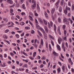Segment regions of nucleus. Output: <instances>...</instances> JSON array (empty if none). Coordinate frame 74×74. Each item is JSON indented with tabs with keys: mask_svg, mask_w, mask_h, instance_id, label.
Here are the masks:
<instances>
[{
	"mask_svg": "<svg viewBox=\"0 0 74 74\" xmlns=\"http://www.w3.org/2000/svg\"><path fill=\"white\" fill-rule=\"evenodd\" d=\"M32 0V3H34V5H31V7L32 9L33 10H34L35 8V7H36V1H35V0Z\"/></svg>",
	"mask_w": 74,
	"mask_h": 74,
	"instance_id": "obj_1",
	"label": "nucleus"
},
{
	"mask_svg": "<svg viewBox=\"0 0 74 74\" xmlns=\"http://www.w3.org/2000/svg\"><path fill=\"white\" fill-rule=\"evenodd\" d=\"M35 23H36V27L37 29H40L41 27H40V26L38 25V21H37V19H35Z\"/></svg>",
	"mask_w": 74,
	"mask_h": 74,
	"instance_id": "obj_2",
	"label": "nucleus"
},
{
	"mask_svg": "<svg viewBox=\"0 0 74 74\" xmlns=\"http://www.w3.org/2000/svg\"><path fill=\"white\" fill-rule=\"evenodd\" d=\"M68 10H69V11H70V8H68L67 6H66V10H65V14H67L68 12Z\"/></svg>",
	"mask_w": 74,
	"mask_h": 74,
	"instance_id": "obj_3",
	"label": "nucleus"
},
{
	"mask_svg": "<svg viewBox=\"0 0 74 74\" xmlns=\"http://www.w3.org/2000/svg\"><path fill=\"white\" fill-rule=\"evenodd\" d=\"M59 2H60V1L58 0V1L56 2V8H58L59 7Z\"/></svg>",
	"mask_w": 74,
	"mask_h": 74,
	"instance_id": "obj_4",
	"label": "nucleus"
},
{
	"mask_svg": "<svg viewBox=\"0 0 74 74\" xmlns=\"http://www.w3.org/2000/svg\"><path fill=\"white\" fill-rule=\"evenodd\" d=\"M44 29L46 32V33H48V27L46 26H45Z\"/></svg>",
	"mask_w": 74,
	"mask_h": 74,
	"instance_id": "obj_5",
	"label": "nucleus"
},
{
	"mask_svg": "<svg viewBox=\"0 0 74 74\" xmlns=\"http://www.w3.org/2000/svg\"><path fill=\"white\" fill-rule=\"evenodd\" d=\"M53 27H54V30L55 32V33H56V34H57V32H56V25H55V24H54L53 25Z\"/></svg>",
	"mask_w": 74,
	"mask_h": 74,
	"instance_id": "obj_6",
	"label": "nucleus"
},
{
	"mask_svg": "<svg viewBox=\"0 0 74 74\" xmlns=\"http://www.w3.org/2000/svg\"><path fill=\"white\" fill-rule=\"evenodd\" d=\"M38 20L40 23H43V21L40 18H38Z\"/></svg>",
	"mask_w": 74,
	"mask_h": 74,
	"instance_id": "obj_7",
	"label": "nucleus"
},
{
	"mask_svg": "<svg viewBox=\"0 0 74 74\" xmlns=\"http://www.w3.org/2000/svg\"><path fill=\"white\" fill-rule=\"evenodd\" d=\"M55 11V8H53L51 11V12L52 14H53L54 12Z\"/></svg>",
	"mask_w": 74,
	"mask_h": 74,
	"instance_id": "obj_8",
	"label": "nucleus"
},
{
	"mask_svg": "<svg viewBox=\"0 0 74 74\" xmlns=\"http://www.w3.org/2000/svg\"><path fill=\"white\" fill-rule=\"evenodd\" d=\"M62 38L60 37H59L58 39V41L59 43L60 44H61V41H62Z\"/></svg>",
	"mask_w": 74,
	"mask_h": 74,
	"instance_id": "obj_9",
	"label": "nucleus"
},
{
	"mask_svg": "<svg viewBox=\"0 0 74 74\" xmlns=\"http://www.w3.org/2000/svg\"><path fill=\"white\" fill-rule=\"evenodd\" d=\"M64 42H63L62 43V48H63L64 51H65V46H64Z\"/></svg>",
	"mask_w": 74,
	"mask_h": 74,
	"instance_id": "obj_10",
	"label": "nucleus"
},
{
	"mask_svg": "<svg viewBox=\"0 0 74 74\" xmlns=\"http://www.w3.org/2000/svg\"><path fill=\"white\" fill-rule=\"evenodd\" d=\"M40 29L44 34H45V32L43 28H40Z\"/></svg>",
	"mask_w": 74,
	"mask_h": 74,
	"instance_id": "obj_11",
	"label": "nucleus"
},
{
	"mask_svg": "<svg viewBox=\"0 0 74 74\" xmlns=\"http://www.w3.org/2000/svg\"><path fill=\"white\" fill-rule=\"evenodd\" d=\"M58 32L60 35L61 34V33L60 32V27H58Z\"/></svg>",
	"mask_w": 74,
	"mask_h": 74,
	"instance_id": "obj_12",
	"label": "nucleus"
},
{
	"mask_svg": "<svg viewBox=\"0 0 74 74\" xmlns=\"http://www.w3.org/2000/svg\"><path fill=\"white\" fill-rule=\"evenodd\" d=\"M57 48H58V50L60 51L61 50V48H60V46L59 45H57Z\"/></svg>",
	"mask_w": 74,
	"mask_h": 74,
	"instance_id": "obj_13",
	"label": "nucleus"
},
{
	"mask_svg": "<svg viewBox=\"0 0 74 74\" xmlns=\"http://www.w3.org/2000/svg\"><path fill=\"white\" fill-rule=\"evenodd\" d=\"M41 45L42 47H43V45H44V42L43 41V39H41Z\"/></svg>",
	"mask_w": 74,
	"mask_h": 74,
	"instance_id": "obj_14",
	"label": "nucleus"
},
{
	"mask_svg": "<svg viewBox=\"0 0 74 74\" xmlns=\"http://www.w3.org/2000/svg\"><path fill=\"white\" fill-rule=\"evenodd\" d=\"M29 18L31 21H33L34 20H33V17H32L31 16H29Z\"/></svg>",
	"mask_w": 74,
	"mask_h": 74,
	"instance_id": "obj_15",
	"label": "nucleus"
},
{
	"mask_svg": "<svg viewBox=\"0 0 74 74\" xmlns=\"http://www.w3.org/2000/svg\"><path fill=\"white\" fill-rule=\"evenodd\" d=\"M53 53L54 55H55V56H58V53L56 52L55 51H53Z\"/></svg>",
	"mask_w": 74,
	"mask_h": 74,
	"instance_id": "obj_16",
	"label": "nucleus"
},
{
	"mask_svg": "<svg viewBox=\"0 0 74 74\" xmlns=\"http://www.w3.org/2000/svg\"><path fill=\"white\" fill-rule=\"evenodd\" d=\"M58 22H59V23H61V22H62V20H61V18H58Z\"/></svg>",
	"mask_w": 74,
	"mask_h": 74,
	"instance_id": "obj_17",
	"label": "nucleus"
},
{
	"mask_svg": "<svg viewBox=\"0 0 74 74\" xmlns=\"http://www.w3.org/2000/svg\"><path fill=\"white\" fill-rule=\"evenodd\" d=\"M49 38H51V39H52V40H54V39H55L54 37L50 34L49 35Z\"/></svg>",
	"mask_w": 74,
	"mask_h": 74,
	"instance_id": "obj_18",
	"label": "nucleus"
},
{
	"mask_svg": "<svg viewBox=\"0 0 74 74\" xmlns=\"http://www.w3.org/2000/svg\"><path fill=\"white\" fill-rule=\"evenodd\" d=\"M22 7L23 9L24 10H25L26 9V7H25V4H23L22 5Z\"/></svg>",
	"mask_w": 74,
	"mask_h": 74,
	"instance_id": "obj_19",
	"label": "nucleus"
},
{
	"mask_svg": "<svg viewBox=\"0 0 74 74\" xmlns=\"http://www.w3.org/2000/svg\"><path fill=\"white\" fill-rule=\"evenodd\" d=\"M38 34H39V36H41V37H42V34H41V33L40 32V31L39 30H38Z\"/></svg>",
	"mask_w": 74,
	"mask_h": 74,
	"instance_id": "obj_20",
	"label": "nucleus"
},
{
	"mask_svg": "<svg viewBox=\"0 0 74 74\" xmlns=\"http://www.w3.org/2000/svg\"><path fill=\"white\" fill-rule=\"evenodd\" d=\"M43 22L45 25H47V21H46V20H45L44 19H43Z\"/></svg>",
	"mask_w": 74,
	"mask_h": 74,
	"instance_id": "obj_21",
	"label": "nucleus"
},
{
	"mask_svg": "<svg viewBox=\"0 0 74 74\" xmlns=\"http://www.w3.org/2000/svg\"><path fill=\"white\" fill-rule=\"evenodd\" d=\"M24 1L25 0H20L19 3L20 4H22L24 2Z\"/></svg>",
	"mask_w": 74,
	"mask_h": 74,
	"instance_id": "obj_22",
	"label": "nucleus"
},
{
	"mask_svg": "<svg viewBox=\"0 0 74 74\" xmlns=\"http://www.w3.org/2000/svg\"><path fill=\"white\" fill-rule=\"evenodd\" d=\"M3 37L5 40H6V39H7V38H8L7 36L5 35L3 36Z\"/></svg>",
	"mask_w": 74,
	"mask_h": 74,
	"instance_id": "obj_23",
	"label": "nucleus"
},
{
	"mask_svg": "<svg viewBox=\"0 0 74 74\" xmlns=\"http://www.w3.org/2000/svg\"><path fill=\"white\" fill-rule=\"evenodd\" d=\"M36 52H34L33 54V57L34 58L36 56Z\"/></svg>",
	"mask_w": 74,
	"mask_h": 74,
	"instance_id": "obj_24",
	"label": "nucleus"
},
{
	"mask_svg": "<svg viewBox=\"0 0 74 74\" xmlns=\"http://www.w3.org/2000/svg\"><path fill=\"white\" fill-rule=\"evenodd\" d=\"M49 49L50 51H52V47H51V45L49 44Z\"/></svg>",
	"mask_w": 74,
	"mask_h": 74,
	"instance_id": "obj_25",
	"label": "nucleus"
},
{
	"mask_svg": "<svg viewBox=\"0 0 74 74\" xmlns=\"http://www.w3.org/2000/svg\"><path fill=\"white\" fill-rule=\"evenodd\" d=\"M51 17L52 18V20L53 21H55V18H54V16H53V14H52Z\"/></svg>",
	"mask_w": 74,
	"mask_h": 74,
	"instance_id": "obj_26",
	"label": "nucleus"
},
{
	"mask_svg": "<svg viewBox=\"0 0 74 74\" xmlns=\"http://www.w3.org/2000/svg\"><path fill=\"white\" fill-rule=\"evenodd\" d=\"M25 29L27 30H30V27H25Z\"/></svg>",
	"mask_w": 74,
	"mask_h": 74,
	"instance_id": "obj_27",
	"label": "nucleus"
},
{
	"mask_svg": "<svg viewBox=\"0 0 74 74\" xmlns=\"http://www.w3.org/2000/svg\"><path fill=\"white\" fill-rule=\"evenodd\" d=\"M20 25H21V26H23V25H25V23L22 22L20 23Z\"/></svg>",
	"mask_w": 74,
	"mask_h": 74,
	"instance_id": "obj_28",
	"label": "nucleus"
},
{
	"mask_svg": "<svg viewBox=\"0 0 74 74\" xmlns=\"http://www.w3.org/2000/svg\"><path fill=\"white\" fill-rule=\"evenodd\" d=\"M50 24L51 25V27H53V22H52V21H50Z\"/></svg>",
	"mask_w": 74,
	"mask_h": 74,
	"instance_id": "obj_29",
	"label": "nucleus"
},
{
	"mask_svg": "<svg viewBox=\"0 0 74 74\" xmlns=\"http://www.w3.org/2000/svg\"><path fill=\"white\" fill-rule=\"evenodd\" d=\"M62 69L64 71V70L65 69V66H64L63 65L62 66Z\"/></svg>",
	"mask_w": 74,
	"mask_h": 74,
	"instance_id": "obj_30",
	"label": "nucleus"
},
{
	"mask_svg": "<svg viewBox=\"0 0 74 74\" xmlns=\"http://www.w3.org/2000/svg\"><path fill=\"white\" fill-rule=\"evenodd\" d=\"M34 13L35 14V16H38V14H37V13H36V11H34Z\"/></svg>",
	"mask_w": 74,
	"mask_h": 74,
	"instance_id": "obj_31",
	"label": "nucleus"
},
{
	"mask_svg": "<svg viewBox=\"0 0 74 74\" xmlns=\"http://www.w3.org/2000/svg\"><path fill=\"white\" fill-rule=\"evenodd\" d=\"M58 73H59L60 72V68H59L58 69Z\"/></svg>",
	"mask_w": 74,
	"mask_h": 74,
	"instance_id": "obj_32",
	"label": "nucleus"
},
{
	"mask_svg": "<svg viewBox=\"0 0 74 74\" xmlns=\"http://www.w3.org/2000/svg\"><path fill=\"white\" fill-rule=\"evenodd\" d=\"M10 30H9V29H6L5 31V33H8V32Z\"/></svg>",
	"mask_w": 74,
	"mask_h": 74,
	"instance_id": "obj_33",
	"label": "nucleus"
},
{
	"mask_svg": "<svg viewBox=\"0 0 74 74\" xmlns=\"http://www.w3.org/2000/svg\"><path fill=\"white\" fill-rule=\"evenodd\" d=\"M3 20L4 21H5V22H7V21H8V20L7 19L5 18H3Z\"/></svg>",
	"mask_w": 74,
	"mask_h": 74,
	"instance_id": "obj_34",
	"label": "nucleus"
},
{
	"mask_svg": "<svg viewBox=\"0 0 74 74\" xmlns=\"http://www.w3.org/2000/svg\"><path fill=\"white\" fill-rule=\"evenodd\" d=\"M32 45H34V46L36 48H37V46H38V45H35L34 44H33Z\"/></svg>",
	"mask_w": 74,
	"mask_h": 74,
	"instance_id": "obj_35",
	"label": "nucleus"
},
{
	"mask_svg": "<svg viewBox=\"0 0 74 74\" xmlns=\"http://www.w3.org/2000/svg\"><path fill=\"white\" fill-rule=\"evenodd\" d=\"M51 42L53 46H54V43H53V40H51Z\"/></svg>",
	"mask_w": 74,
	"mask_h": 74,
	"instance_id": "obj_36",
	"label": "nucleus"
},
{
	"mask_svg": "<svg viewBox=\"0 0 74 74\" xmlns=\"http://www.w3.org/2000/svg\"><path fill=\"white\" fill-rule=\"evenodd\" d=\"M15 36L16 38H19V35L18 34H16L15 35Z\"/></svg>",
	"mask_w": 74,
	"mask_h": 74,
	"instance_id": "obj_37",
	"label": "nucleus"
},
{
	"mask_svg": "<svg viewBox=\"0 0 74 74\" xmlns=\"http://www.w3.org/2000/svg\"><path fill=\"white\" fill-rule=\"evenodd\" d=\"M13 9L12 8H11L10 9V13H12V12H13Z\"/></svg>",
	"mask_w": 74,
	"mask_h": 74,
	"instance_id": "obj_38",
	"label": "nucleus"
},
{
	"mask_svg": "<svg viewBox=\"0 0 74 74\" xmlns=\"http://www.w3.org/2000/svg\"><path fill=\"white\" fill-rule=\"evenodd\" d=\"M4 41H5V42H7L8 44H9V45H10V42L7 40H4Z\"/></svg>",
	"mask_w": 74,
	"mask_h": 74,
	"instance_id": "obj_39",
	"label": "nucleus"
},
{
	"mask_svg": "<svg viewBox=\"0 0 74 74\" xmlns=\"http://www.w3.org/2000/svg\"><path fill=\"white\" fill-rule=\"evenodd\" d=\"M72 10L73 11H74V4L72 5Z\"/></svg>",
	"mask_w": 74,
	"mask_h": 74,
	"instance_id": "obj_40",
	"label": "nucleus"
},
{
	"mask_svg": "<svg viewBox=\"0 0 74 74\" xmlns=\"http://www.w3.org/2000/svg\"><path fill=\"white\" fill-rule=\"evenodd\" d=\"M48 27L49 28V29H50L51 28V25H50V24L49 23H48Z\"/></svg>",
	"mask_w": 74,
	"mask_h": 74,
	"instance_id": "obj_41",
	"label": "nucleus"
},
{
	"mask_svg": "<svg viewBox=\"0 0 74 74\" xmlns=\"http://www.w3.org/2000/svg\"><path fill=\"white\" fill-rule=\"evenodd\" d=\"M69 63H71V58H69Z\"/></svg>",
	"mask_w": 74,
	"mask_h": 74,
	"instance_id": "obj_42",
	"label": "nucleus"
},
{
	"mask_svg": "<svg viewBox=\"0 0 74 74\" xmlns=\"http://www.w3.org/2000/svg\"><path fill=\"white\" fill-rule=\"evenodd\" d=\"M63 3H64V0H62L61 1V5H63Z\"/></svg>",
	"mask_w": 74,
	"mask_h": 74,
	"instance_id": "obj_43",
	"label": "nucleus"
},
{
	"mask_svg": "<svg viewBox=\"0 0 74 74\" xmlns=\"http://www.w3.org/2000/svg\"><path fill=\"white\" fill-rule=\"evenodd\" d=\"M26 14L25 12H22L21 13V15H25Z\"/></svg>",
	"mask_w": 74,
	"mask_h": 74,
	"instance_id": "obj_44",
	"label": "nucleus"
},
{
	"mask_svg": "<svg viewBox=\"0 0 74 74\" xmlns=\"http://www.w3.org/2000/svg\"><path fill=\"white\" fill-rule=\"evenodd\" d=\"M15 6V3L13 4V5L12 6H10V8H12V7H14Z\"/></svg>",
	"mask_w": 74,
	"mask_h": 74,
	"instance_id": "obj_45",
	"label": "nucleus"
},
{
	"mask_svg": "<svg viewBox=\"0 0 74 74\" xmlns=\"http://www.w3.org/2000/svg\"><path fill=\"white\" fill-rule=\"evenodd\" d=\"M59 11L60 12H62V8H60L59 9Z\"/></svg>",
	"mask_w": 74,
	"mask_h": 74,
	"instance_id": "obj_46",
	"label": "nucleus"
},
{
	"mask_svg": "<svg viewBox=\"0 0 74 74\" xmlns=\"http://www.w3.org/2000/svg\"><path fill=\"white\" fill-rule=\"evenodd\" d=\"M41 59L42 60H45V57L44 56H43L41 58Z\"/></svg>",
	"mask_w": 74,
	"mask_h": 74,
	"instance_id": "obj_47",
	"label": "nucleus"
},
{
	"mask_svg": "<svg viewBox=\"0 0 74 74\" xmlns=\"http://www.w3.org/2000/svg\"><path fill=\"white\" fill-rule=\"evenodd\" d=\"M43 66H44V65H43V64H41L40 66V68H42V67H43Z\"/></svg>",
	"mask_w": 74,
	"mask_h": 74,
	"instance_id": "obj_48",
	"label": "nucleus"
},
{
	"mask_svg": "<svg viewBox=\"0 0 74 74\" xmlns=\"http://www.w3.org/2000/svg\"><path fill=\"white\" fill-rule=\"evenodd\" d=\"M46 45L47 48H48V42H46Z\"/></svg>",
	"mask_w": 74,
	"mask_h": 74,
	"instance_id": "obj_49",
	"label": "nucleus"
},
{
	"mask_svg": "<svg viewBox=\"0 0 74 74\" xmlns=\"http://www.w3.org/2000/svg\"><path fill=\"white\" fill-rule=\"evenodd\" d=\"M45 17L46 18H47V19L48 18V14L45 15Z\"/></svg>",
	"mask_w": 74,
	"mask_h": 74,
	"instance_id": "obj_50",
	"label": "nucleus"
},
{
	"mask_svg": "<svg viewBox=\"0 0 74 74\" xmlns=\"http://www.w3.org/2000/svg\"><path fill=\"white\" fill-rule=\"evenodd\" d=\"M65 45L67 48L68 47V44L67 43V42H66L65 43Z\"/></svg>",
	"mask_w": 74,
	"mask_h": 74,
	"instance_id": "obj_51",
	"label": "nucleus"
},
{
	"mask_svg": "<svg viewBox=\"0 0 74 74\" xmlns=\"http://www.w3.org/2000/svg\"><path fill=\"white\" fill-rule=\"evenodd\" d=\"M23 53L24 54V55H25V56H27V54H26V53H25V52H23Z\"/></svg>",
	"mask_w": 74,
	"mask_h": 74,
	"instance_id": "obj_52",
	"label": "nucleus"
},
{
	"mask_svg": "<svg viewBox=\"0 0 74 74\" xmlns=\"http://www.w3.org/2000/svg\"><path fill=\"white\" fill-rule=\"evenodd\" d=\"M29 23L30 24V25H32V26L33 25V23H32L30 22V21H29Z\"/></svg>",
	"mask_w": 74,
	"mask_h": 74,
	"instance_id": "obj_53",
	"label": "nucleus"
},
{
	"mask_svg": "<svg viewBox=\"0 0 74 74\" xmlns=\"http://www.w3.org/2000/svg\"><path fill=\"white\" fill-rule=\"evenodd\" d=\"M25 34V33L23 32V33L22 34H21V37H23V36H24V34Z\"/></svg>",
	"mask_w": 74,
	"mask_h": 74,
	"instance_id": "obj_54",
	"label": "nucleus"
},
{
	"mask_svg": "<svg viewBox=\"0 0 74 74\" xmlns=\"http://www.w3.org/2000/svg\"><path fill=\"white\" fill-rule=\"evenodd\" d=\"M23 31L21 30V31H17V32H18V33H22V32Z\"/></svg>",
	"mask_w": 74,
	"mask_h": 74,
	"instance_id": "obj_55",
	"label": "nucleus"
},
{
	"mask_svg": "<svg viewBox=\"0 0 74 74\" xmlns=\"http://www.w3.org/2000/svg\"><path fill=\"white\" fill-rule=\"evenodd\" d=\"M16 7H18L19 6V3H16Z\"/></svg>",
	"mask_w": 74,
	"mask_h": 74,
	"instance_id": "obj_56",
	"label": "nucleus"
},
{
	"mask_svg": "<svg viewBox=\"0 0 74 74\" xmlns=\"http://www.w3.org/2000/svg\"><path fill=\"white\" fill-rule=\"evenodd\" d=\"M5 24H3L2 25H0L1 27L3 26H5Z\"/></svg>",
	"mask_w": 74,
	"mask_h": 74,
	"instance_id": "obj_57",
	"label": "nucleus"
},
{
	"mask_svg": "<svg viewBox=\"0 0 74 74\" xmlns=\"http://www.w3.org/2000/svg\"><path fill=\"white\" fill-rule=\"evenodd\" d=\"M10 4H13V1H10Z\"/></svg>",
	"mask_w": 74,
	"mask_h": 74,
	"instance_id": "obj_58",
	"label": "nucleus"
},
{
	"mask_svg": "<svg viewBox=\"0 0 74 74\" xmlns=\"http://www.w3.org/2000/svg\"><path fill=\"white\" fill-rule=\"evenodd\" d=\"M50 64H51V63H50V62H49L48 64V67H49Z\"/></svg>",
	"mask_w": 74,
	"mask_h": 74,
	"instance_id": "obj_59",
	"label": "nucleus"
},
{
	"mask_svg": "<svg viewBox=\"0 0 74 74\" xmlns=\"http://www.w3.org/2000/svg\"><path fill=\"white\" fill-rule=\"evenodd\" d=\"M68 4L69 6H71V3L70 2H68Z\"/></svg>",
	"mask_w": 74,
	"mask_h": 74,
	"instance_id": "obj_60",
	"label": "nucleus"
},
{
	"mask_svg": "<svg viewBox=\"0 0 74 74\" xmlns=\"http://www.w3.org/2000/svg\"><path fill=\"white\" fill-rule=\"evenodd\" d=\"M16 17L17 18H18V19H20V17H19V16H18V15H17L16 16Z\"/></svg>",
	"mask_w": 74,
	"mask_h": 74,
	"instance_id": "obj_61",
	"label": "nucleus"
},
{
	"mask_svg": "<svg viewBox=\"0 0 74 74\" xmlns=\"http://www.w3.org/2000/svg\"><path fill=\"white\" fill-rule=\"evenodd\" d=\"M12 45H13L14 46H16V45L15 43H13L12 44Z\"/></svg>",
	"mask_w": 74,
	"mask_h": 74,
	"instance_id": "obj_62",
	"label": "nucleus"
},
{
	"mask_svg": "<svg viewBox=\"0 0 74 74\" xmlns=\"http://www.w3.org/2000/svg\"><path fill=\"white\" fill-rule=\"evenodd\" d=\"M71 70H72V72H73V73H74V69L72 68V69H71Z\"/></svg>",
	"mask_w": 74,
	"mask_h": 74,
	"instance_id": "obj_63",
	"label": "nucleus"
},
{
	"mask_svg": "<svg viewBox=\"0 0 74 74\" xmlns=\"http://www.w3.org/2000/svg\"><path fill=\"white\" fill-rule=\"evenodd\" d=\"M38 63H40L41 64V60H39L38 61Z\"/></svg>",
	"mask_w": 74,
	"mask_h": 74,
	"instance_id": "obj_64",
	"label": "nucleus"
}]
</instances>
